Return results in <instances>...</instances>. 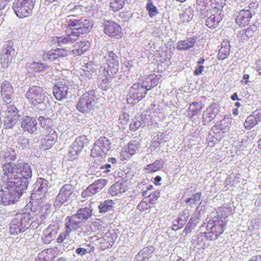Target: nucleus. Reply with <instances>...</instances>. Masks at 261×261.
I'll use <instances>...</instances> for the list:
<instances>
[{"label": "nucleus", "instance_id": "12", "mask_svg": "<svg viewBox=\"0 0 261 261\" xmlns=\"http://www.w3.org/2000/svg\"><path fill=\"white\" fill-rule=\"evenodd\" d=\"M18 112L17 108L14 105L7 106L4 121V126L6 128H12L18 122L19 120Z\"/></svg>", "mask_w": 261, "mask_h": 261}, {"label": "nucleus", "instance_id": "63", "mask_svg": "<svg viewBox=\"0 0 261 261\" xmlns=\"http://www.w3.org/2000/svg\"><path fill=\"white\" fill-rule=\"evenodd\" d=\"M32 65L33 66V67H39V68H40L41 67V66L42 67V69L41 70H40V71H42V69L43 68H44V67L43 66V65L42 64H40V63H37V62H33L32 64Z\"/></svg>", "mask_w": 261, "mask_h": 261}, {"label": "nucleus", "instance_id": "57", "mask_svg": "<svg viewBox=\"0 0 261 261\" xmlns=\"http://www.w3.org/2000/svg\"><path fill=\"white\" fill-rule=\"evenodd\" d=\"M111 164V165H114V167L116 168L119 166V163L117 160L114 158H110L108 159V163Z\"/></svg>", "mask_w": 261, "mask_h": 261}, {"label": "nucleus", "instance_id": "4", "mask_svg": "<svg viewBox=\"0 0 261 261\" xmlns=\"http://www.w3.org/2000/svg\"><path fill=\"white\" fill-rule=\"evenodd\" d=\"M92 210L90 208H81L78 210L75 215L67 217L66 220L69 223V225L72 228L81 227L88 219L92 216Z\"/></svg>", "mask_w": 261, "mask_h": 261}, {"label": "nucleus", "instance_id": "34", "mask_svg": "<svg viewBox=\"0 0 261 261\" xmlns=\"http://www.w3.org/2000/svg\"><path fill=\"white\" fill-rule=\"evenodd\" d=\"M230 53V44L228 42L224 41L221 44V47L219 50V60H224Z\"/></svg>", "mask_w": 261, "mask_h": 261}, {"label": "nucleus", "instance_id": "53", "mask_svg": "<svg viewBox=\"0 0 261 261\" xmlns=\"http://www.w3.org/2000/svg\"><path fill=\"white\" fill-rule=\"evenodd\" d=\"M38 120L40 121V124L42 127H44L46 125L47 126H48V125L51 121V119L50 118H45L43 116L39 117Z\"/></svg>", "mask_w": 261, "mask_h": 261}, {"label": "nucleus", "instance_id": "19", "mask_svg": "<svg viewBox=\"0 0 261 261\" xmlns=\"http://www.w3.org/2000/svg\"><path fill=\"white\" fill-rule=\"evenodd\" d=\"M236 19L237 23L240 27H244L248 24L252 14L249 10H242L237 13Z\"/></svg>", "mask_w": 261, "mask_h": 261}, {"label": "nucleus", "instance_id": "1", "mask_svg": "<svg viewBox=\"0 0 261 261\" xmlns=\"http://www.w3.org/2000/svg\"><path fill=\"white\" fill-rule=\"evenodd\" d=\"M2 181H10L12 185H18L22 190H27L32 177L31 165L23 162L3 165Z\"/></svg>", "mask_w": 261, "mask_h": 261}, {"label": "nucleus", "instance_id": "38", "mask_svg": "<svg viewBox=\"0 0 261 261\" xmlns=\"http://www.w3.org/2000/svg\"><path fill=\"white\" fill-rule=\"evenodd\" d=\"M203 108V105L201 102H194L191 103L189 107V110L191 112L190 117L192 118L200 112Z\"/></svg>", "mask_w": 261, "mask_h": 261}, {"label": "nucleus", "instance_id": "10", "mask_svg": "<svg viewBox=\"0 0 261 261\" xmlns=\"http://www.w3.org/2000/svg\"><path fill=\"white\" fill-rule=\"evenodd\" d=\"M26 97L31 102L32 105L40 103L45 98V94L42 88L36 86L29 87L26 93Z\"/></svg>", "mask_w": 261, "mask_h": 261}, {"label": "nucleus", "instance_id": "18", "mask_svg": "<svg viewBox=\"0 0 261 261\" xmlns=\"http://www.w3.org/2000/svg\"><path fill=\"white\" fill-rule=\"evenodd\" d=\"M43 133L45 134V138L42 141V143H44V148H49L54 144L57 139V133L50 126H46Z\"/></svg>", "mask_w": 261, "mask_h": 261}, {"label": "nucleus", "instance_id": "23", "mask_svg": "<svg viewBox=\"0 0 261 261\" xmlns=\"http://www.w3.org/2000/svg\"><path fill=\"white\" fill-rule=\"evenodd\" d=\"M16 156L15 151L11 148H8L0 152V160L2 164H13L11 162L15 159Z\"/></svg>", "mask_w": 261, "mask_h": 261}, {"label": "nucleus", "instance_id": "45", "mask_svg": "<svg viewBox=\"0 0 261 261\" xmlns=\"http://www.w3.org/2000/svg\"><path fill=\"white\" fill-rule=\"evenodd\" d=\"M142 122V118L140 117L134 118L129 125L130 129L132 131L136 130L141 126Z\"/></svg>", "mask_w": 261, "mask_h": 261}, {"label": "nucleus", "instance_id": "6", "mask_svg": "<svg viewBox=\"0 0 261 261\" xmlns=\"http://www.w3.org/2000/svg\"><path fill=\"white\" fill-rule=\"evenodd\" d=\"M36 0H14L12 8L19 18L30 16L32 13Z\"/></svg>", "mask_w": 261, "mask_h": 261}, {"label": "nucleus", "instance_id": "36", "mask_svg": "<svg viewBox=\"0 0 261 261\" xmlns=\"http://www.w3.org/2000/svg\"><path fill=\"white\" fill-rule=\"evenodd\" d=\"M57 231L53 230L50 226L48 227L44 230V236L42 237L45 243H48L56 237Z\"/></svg>", "mask_w": 261, "mask_h": 261}, {"label": "nucleus", "instance_id": "60", "mask_svg": "<svg viewBox=\"0 0 261 261\" xmlns=\"http://www.w3.org/2000/svg\"><path fill=\"white\" fill-rule=\"evenodd\" d=\"M10 0H0V10L4 9L8 5Z\"/></svg>", "mask_w": 261, "mask_h": 261}, {"label": "nucleus", "instance_id": "41", "mask_svg": "<svg viewBox=\"0 0 261 261\" xmlns=\"http://www.w3.org/2000/svg\"><path fill=\"white\" fill-rule=\"evenodd\" d=\"M146 9L148 12L149 16L150 17H153L159 13L157 8L154 5L151 0L147 1Z\"/></svg>", "mask_w": 261, "mask_h": 261}, {"label": "nucleus", "instance_id": "40", "mask_svg": "<svg viewBox=\"0 0 261 261\" xmlns=\"http://www.w3.org/2000/svg\"><path fill=\"white\" fill-rule=\"evenodd\" d=\"M114 203L112 200H106L101 202L98 206L100 213H106L111 210Z\"/></svg>", "mask_w": 261, "mask_h": 261}, {"label": "nucleus", "instance_id": "42", "mask_svg": "<svg viewBox=\"0 0 261 261\" xmlns=\"http://www.w3.org/2000/svg\"><path fill=\"white\" fill-rule=\"evenodd\" d=\"M124 0H111L110 7L114 12H117L123 8Z\"/></svg>", "mask_w": 261, "mask_h": 261}, {"label": "nucleus", "instance_id": "8", "mask_svg": "<svg viewBox=\"0 0 261 261\" xmlns=\"http://www.w3.org/2000/svg\"><path fill=\"white\" fill-rule=\"evenodd\" d=\"M111 148V142L105 137L97 139L91 149V155L94 158L102 156L106 154Z\"/></svg>", "mask_w": 261, "mask_h": 261}, {"label": "nucleus", "instance_id": "35", "mask_svg": "<svg viewBox=\"0 0 261 261\" xmlns=\"http://www.w3.org/2000/svg\"><path fill=\"white\" fill-rule=\"evenodd\" d=\"M198 1H197L196 9L199 11V15L202 18H205L207 16L210 14H212L213 12L211 11V7L207 4H204L203 3L201 5L200 4H198Z\"/></svg>", "mask_w": 261, "mask_h": 261}, {"label": "nucleus", "instance_id": "50", "mask_svg": "<svg viewBox=\"0 0 261 261\" xmlns=\"http://www.w3.org/2000/svg\"><path fill=\"white\" fill-rule=\"evenodd\" d=\"M108 180L105 179H99L96 180L94 184L97 187L100 191H101L107 185Z\"/></svg>", "mask_w": 261, "mask_h": 261}, {"label": "nucleus", "instance_id": "30", "mask_svg": "<svg viewBox=\"0 0 261 261\" xmlns=\"http://www.w3.org/2000/svg\"><path fill=\"white\" fill-rule=\"evenodd\" d=\"M196 43V38L191 37L186 40L179 41L177 44V49L179 50H186L193 47Z\"/></svg>", "mask_w": 261, "mask_h": 261}, {"label": "nucleus", "instance_id": "44", "mask_svg": "<svg viewBox=\"0 0 261 261\" xmlns=\"http://www.w3.org/2000/svg\"><path fill=\"white\" fill-rule=\"evenodd\" d=\"M201 196V193L198 192L195 194L192 195V197L186 200V203L189 205H192L196 204L200 200Z\"/></svg>", "mask_w": 261, "mask_h": 261}, {"label": "nucleus", "instance_id": "2", "mask_svg": "<svg viewBox=\"0 0 261 261\" xmlns=\"http://www.w3.org/2000/svg\"><path fill=\"white\" fill-rule=\"evenodd\" d=\"M5 182L6 190H2L0 197L1 201L5 205L14 204L16 202L22 195L23 191L21 188H20L19 186L12 185L10 181H3Z\"/></svg>", "mask_w": 261, "mask_h": 261}, {"label": "nucleus", "instance_id": "31", "mask_svg": "<svg viewBox=\"0 0 261 261\" xmlns=\"http://www.w3.org/2000/svg\"><path fill=\"white\" fill-rule=\"evenodd\" d=\"M88 140L86 136L83 135L77 137L72 145L74 149H76V151L81 152L83 148L88 145Z\"/></svg>", "mask_w": 261, "mask_h": 261}, {"label": "nucleus", "instance_id": "54", "mask_svg": "<svg viewBox=\"0 0 261 261\" xmlns=\"http://www.w3.org/2000/svg\"><path fill=\"white\" fill-rule=\"evenodd\" d=\"M88 191H90V193L92 194V195L99 192L100 191L99 190L98 188L95 186V185L93 183L88 187Z\"/></svg>", "mask_w": 261, "mask_h": 261}, {"label": "nucleus", "instance_id": "59", "mask_svg": "<svg viewBox=\"0 0 261 261\" xmlns=\"http://www.w3.org/2000/svg\"><path fill=\"white\" fill-rule=\"evenodd\" d=\"M186 220L182 219V217H178L177 222L180 228H181L186 222Z\"/></svg>", "mask_w": 261, "mask_h": 261}, {"label": "nucleus", "instance_id": "33", "mask_svg": "<svg viewBox=\"0 0 261 261\" xmlns=\"http://www.w3.org/2000/svg\"><path fill=\"white\" fill-rule=\"evenodd\" d=\"M140 147L139 141L134 140L130 141L127 147H125L124 149L125 152H127L130 155H132L139 150Z\"/></svg>", "mask_w": 261, "mask_h": 261}, {"label": "nucleus", "instance_id": "16", "mask_svg": "<svg viewBox=\"0 0 261 261\" xmlns=\"http://www.w3.org/2000/svg\"><path fill=\"white\" fill-rule=\"evenodd\" d=\"M213 14L206 19L205 21V25L210 29H215L217 28L219 23L223 18L222 14V10L214 8L213 9Z\"/></svg>", "mask_w": 261, "mask_h": 261}, {"label": "nucleus", "instance_id": "17", "mask_svg": "<svg viewBox=\"0 0 261 261\" xmlns=\"http://www.w3.org/2000/svg\"><path fill=\"white\" fill-rule=\"evenodd\" d=\"M1 88V93L4 101L7 104L10 103L14 97L13 88L11 83L5 81L2 83Z\"/></svg>", "mask_w": 261, "mask_h": 261}, {"label": "nucleus", "instance_id": "64", "mask_svg": "<svg viewBox=\"0 0 261 261\" xmlns=\"http://www.w3.org/2000/svg\"><path fill=\"white\" fill-rule=\"evenodd\" d=\"M260 63H261V61H259L257 63V66L256 67V70L259 74H261V63L260 64Z\"/></svg>", "mask_w": 261, "mask_h": 261}, {"label": "nucleus", "instance_id": "56", "mask_svg": "<svg viewBox=\"0 0 261 261\" xmlns=\"http://www.w3.org/2000/svg\"><path fill=\"white\" fill-rule=\"evenodd\" d=\"M190 215V211L188 209H185L182 212V214L180 217H182V219L187 221Z\"/></svg>", "mask_w": 261, "mask_h": 261}, {"label": "nucleus", "instance_id": "11", "mask_svg": "<svg viewBox=\"0 0 261 261\" xmlns=\"http://www.w3.org/2000/svg\"><path fill=\"white\" fill-rule=\"evenodd\" d=\"M70 86L65 81L57 82L53 88V94L55 98L59 101L67 98L68 94L71 93Z\"/></svg>", "mask_w": 261, "mask_h": 261}, {"label": "nucleus", "instance_id": "21", "mask_svg": "<svg viewBox=\"0 0 261 261\" xmlns=\"http://www.w3.org/2000/svg\"><path fill=\"white\" fill-rule=\"evenodd\" d=\"M66 36L57 37L54 40L55 43H57L60 46L64 47L66 45L72 44L78 38L76 35L72 34V31H66Z\"/></svg>", "mask_w": 261, "mask_h": 261}, {"label": "nucleus", "instance_id": "51", "mask_svg": "<svg viewBox=\"0 0 261 261\" xmlns=\"http://www.w3.org/2000/svg\"><path fill=\"white\" fill-rule=\"evenodd\" d=\"M94 246H92V247H90V249L89 250L88 249H85L84 248H77L75 250V253L77 254H79L81 256L84 255L86 254L87 253H90L92 250H93L94 249Z\"/></svg>", "mask_w": 261, "mask_h": 261}, {"label": "nucleus", "instance_id": "25", "mask_svg": "<svg viewBox=\"0 0 261 261\" xmlns=\"http://www.w3.org/2000/svg\"><path fill=\"white\" fill-rule=\"evenodd\" d=\"M218 109L216 105H211L206 110V111L204 112L203 114V121L204 122V124L205 123H208L211 120L214 119L217 113H218Z\"/></svg>", "mask_w": 261, "mask_h": 261}, {"label": "nucleus", "instance_id": "14", "mask_svg": "<svg viewBox=\"0 0 261 261\" xmlns=\"http://www.w3.org/2000/svg\"><path fill=\"white\" fill-rule=\"evenodd\" d=\"M148 90L142 84L135 83L130 89L127 100L133 99L139 101L145 97Z\"/></svg>", "mask_w": 261, "mask_h": 261}, {"label": "nucleus", "instance_id": "48", "mask_svg": "<svg viewBox=\"0 0 261 261\" xmlns=\"http://www.w3.org/2000/svg\"><path fill=\"white\" fill-rule=\"evenodd\" d=\"M18 143L21 146L22 149L28 148L30 147V142L24 137H20L18 139Z\"/></svg>", "mask_w": 261, "mask_h": 261}, {"label": "nucleus", "instance_id": "43", "mask_svg": "<svg viewBox=\"0 0 261 261\" xmlns=\"http://www.w3.org/2000/svg\"><path fill=\"white\" fill-rule=\"evenodd\" d=\"M163 165V162L161 160H157L152 164L147 165V170H148L151 172H154L159 170Z\"/></svg>", "mask_w": 261, "mask_h": 261}, {"label": "nucleus", "instance_id": "15", "mask_svg": "<svg viewBox=\"0 0 261 261\" xmlns=\"http://www.w3.org/2000/svg\"><path fill=\"white\" fill-rule=\"evenodd\" d=\"M28 219L21 218L20 219L15 218L10 222V232L12 234H18L21 232L25 231L27 225L28 224Z\"/></svg>", "mask_w": 261, "mask_h": 261}, {"label": "nucleus", "instance_id": "47", "mask_svg": "<svg viewBox=\"0 0 261 261\" xmlns=\"http://www.w3.org/2000/svg\"><path fill=\"white\" fill-rule=\"evenodd\" d=\"M79 151H76V149L73 147L72 145L69 147L68 152L67 153V158L68 160H73L76 159L78 154L80 153Z\"/></svg>", "mask_w": 261, "mask_h": 261}, {"label": "nucleus", "instance_id": "32", "mask_svg": "<svg viewBox=\"0 0 261 261\" xmlns=\"http://www.w3.org/2000/svg\"><path fill=\"white\" fill-rule=\"evenodd\" d=\"M193 9L189 7L185 8L179 14V20L181 22H189L192 20L193 17Z\"/></svg>", "mask_w": 261, "mask_h": 261}, {"label": "nucleus", "instance_id": "55", "mask_svg": "<svg viewBox=\"0 0 261 261\" xmlns=\"http://www.w3.org/2000/svg\"><path fill=\"white\" fill-rule=\"evenodd\" d=\"M252 115L256 120L257 123L261 121V110H257L253 112Z\"/></svg>", "mask_w": 261, "mask_h": 261}, {"label": "nucleus", "instance_id": "28", "mask_svg": "<svg viewBox=\"0 0 261 261\" xmlns=\"http://www.w3.org/2000/svg\"><path fill=\"white\" fill-rule=\"evenodd\" d=\"M64 51V49L59 48L51 49L44 53L42 56V58L44 60L51 62L58 59L59 57L64 56V55L62 53V51Z\"/></svg>", "mask_w": 261, "mask_h": 261}, {"label": "nucleus", "instance_id": "61", "mask_svg": "<svg viewBox=\"0 0 261 261\" xmlns=\"http://www.w3.org/2000/svg\"><path fill=\"white\" fill-rule=\"evenodd\" d=\"M92 195L90 193V191H88V188L86 189V190H85L82 193V196L84 198H85L86 197H89Z\"/></svg>", "mask_w": 261, "mask_h": 261}, {"label": "nucleus", "instance_id": "3", "mask_svg": "<svg viewBox=\"0 0 261 261\" xmlns=\"http://www.w3.org/2000/svg\"><path fill=\"white\" fill-rule=\"evenodd\" d=\"M64 25L70 28L73 35L77 37L80 34H84L88 32L92 28V23L88 19L84 18L81 19H71V16H68L65 19Z\"/></svg>", "mask_w": 261, "mask_h": 261}, {"label": "nucleus", "instance_id": "46", "mask_svg": "<svg viewBox=\"0 0 261 261\" xmlns=\"http://www.w3.org/2000/svg\"><path fill=\"white\" fill-rule=\"evenodd\" d=\"M256 120L252 115L248 116L244 122V125L245 128H250L257 124Z\"/></svg>", "mask_w": 261, "mask_h": 261}, {"label": "nucleus", "instance_id": "26", "mask_svg": "<svg viewBox=\"0 0 261 261\" xmlns=\"http://www.w3.org/2000/svg\"><path fill=\"white\" fill-rule=\"evenodd\" d=\"M90 46V43L88 41L83 40L80 42H76L74 45L75 48L72 50L73 54L80 56L88 50Z\"/></svg>", "mask_w": 261, "mask_h": 261}, {"label": "nucleus", "instance_id": "13", "mask_svg": "<svg viewBox=\"0 0 261 261\" xmlns=\"http://www.w3.org/2000/svg\"><path fill=\"white\" fill-rule=\"evenodd\" d=\"M102 62L106 63L108 66L107 72L109 75H113L118 72L119 68L118 58L113 51H108L103 57Z\"/></svg>", "mask_w": 261, "mask_h": 261}, {"label": "nucleus", "instance_id": "52", "mask_svg": "<svg viewBox=\"0 0 261 261\" xmlns=\"http://www.w3.org/2000/svg\"><path fill=\"white\" fill-rule=\"evenodd\" d=\"M100 169H105L103 171V172L109 173L111 171H114L116 169V168L114 167V165H111L109 163H106L105 165L102 166L100 167Z\"/></svg>", "mask_w": 261, "mask_h": 261}, {"label": "nucleus", "instance_id": "39", "mask_svg": "<svg viewBox=\"0 0 261 261\" xmlns=\"http://www.w3.org/2000/svg\"><path fill=\"white\" fill-rule=\"evenodd\" d=\"M98 65L95 64L93 61H90L87 63L85 66L84 67L83 71L85 73L86 75L89 79L91 77L92 75L90 72L92 73L94 71L97 69Z\"/></svg>", "mask_w": 261, "mask_h": 261}, {"label": "nucleus", "instance_id": "49", "mask_svg": "<svg viewBox=\"0 0 261 261\" xmlns=\"http://www.w3.org/2000/svg\"><path fill=\"white\" fill-rule=\"evenodd\" d=\"M70 12L71 14L69 16H71V19H73L72 17H74L75 15H79L82 13V7L80 5L75 6L73 9L70 10Z\"/></svg>", "mask_w": 261, "mask_h": 261}, {"label": "nucleus", "instance_id": "5", "mask_svg": "<svg viewBox=\"0 0 261 261\" xmlns=\"http://www.w3.org/2000/svg\"><path fill=\"white\" fill-rule=\"evenodd\" d=\"M74 189L71 184H65L60 189L59 194L57 196L54 206L56 208L60 207L62 205H66L74 199Z\"/></svg>", "mask_w": 261, "mask_h": 261}, {"label": "nucleus", "instance_id": "22", "mask_svg": "<svg viewBox=\"0 0 261 261\" xmlns=\"http://www.w3.org/2000/svg\"><path fill=\"white\" fill-rule=\"evenodd\" d=\"M49 183L47 180L41 177L38 178L34 185L32 194L35 195L38 193V194L39 195L40 193H46L49 188Z\"/></svg>", "mask_w": 261, "mask_h": 261}, {"label": "nucleus", "instance_id": "62", "mask_svg": "<svg viewBox=\"0 0 261 261\" xmlns=\"http://www.w3.org/2000/svg\"><path fill=\"white\" fill-rule=\"evenodd\" d=\"M248 261H261V255L253 256Z\"/></svg>", "mask_w": 261, "mask_h": 261}, {"label": "nucleus", "instance_id": "20", "mask_svg": "<svg viewBox=\"0 0 261 261\" xmlns=\"http://www.w3.org/2000/svg\"><path fill=\"white\" fill-rule=\"evenodd\" d=\"M21 126L23 130L32 134L37 128L36 120L34 117L25 116L22 119Z\"/></svg>", "mask_w": 261, "mask_h": 261}, {"label": "nucleus", "instance_id": "7", "mask_svg": "<svg viewBox=\"0 0 261 261\" xmlns=\"http://www.w3.org/2000/svg\"><path fill=\"white\" fill-rule=\"evenodd\" d=\"M97 103L94 90L83 93L76 105L77 109L82 113L89 112L93 109Z\"/></svg>", "mask_w": 261, "mask_h": 261}, {"label": "nucleus", "instance_id": "24", "mask_svg": "<svg viewBox=\"0 0 261 261\" xmlns=\"http://www.w3.org/2000/svg\"><path fill=\"white\" fill-rule=\"evenodd\" d=\"M224 225L222 224H215L211 228V231L205 233L207 239L215 240L217 239L220 234L224 232Z\"/></svg>", "mask_w": 261, "mask_h": 261}, {"label": "nucleus", "instance_id": "37", "mask_svg": "<svg viewBox=\"0 0 261 261\" xmlns=\"http://www.w3.org/2000/svg\"><path fill=\"white\" fill-rule=\"evenodd\" d=\"M65 227L66 230L65 232L60 233L57 239V242L59 243L63 242L66 238L69 235V233L72 230H76L75 228H72L69 225V223L66 219Z\"/></svg>", "mask_w": 261, "mask_h": 261}, {"label": "nucleus", "instance_id": "29", "mask_svg": "<svg viewBox=\"0 0 261 261\" xmlns=\"http://www.w3.org/2000/svg\"><path fill=\"white\" fill-rule=\"evenodd\" d=\"M121 28L114 22L107 21L104 28L105 33L109 36H115L120 31Z\"/></svg>", "mask_w": 261, "mask_h": 261}, {"label": "nucleus", "instance_id": "9", "mask_svg": "<svg viewBox=\"0 0 261 261\" xmlns=\"http://www.w3.org/2000/svg\"><path fill=\"white\" fill-rule=\"evenodd\" d=\"M8 42V44L4 45L1 55V63L3 68H7L11 64L16 55L15 50L11 44Z\"/></svg>", "mask_w": 261, "mask_h": 261}, {"label": "nucleus", "instance_id": "58", "mask_svg": "<svg viewBox=\"0 0 261 261\" xmlns=\"http://www.w3.org/2000/svg\"><path fill=\"white\" fill-rule=\"evenodd\" d=\"M204 67L202 65L198 66L196 67V69L194 70V74L195 75H198L201 74L203 71L204 70Z\"/></svg>", "mask_w": 261, "mask_h": 261}, {"label": "nucleus", "instance_id": "27", "mask_svg": "<svg viewBox=\"0 0 261 261\" xmlns=\"http://www.w3.org/2000/svg\"><path fill=\"white\" fill-rule=\"evenodd\" d=\"M127 191V187L124 183L116 182L109 189V193L113 196H117L119 194Z\"/></svg>", "mask_w": 261, "mask_h": 261}]
</instances>
